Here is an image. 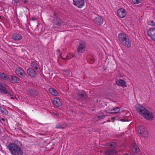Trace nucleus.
Instances as JSON below:
<instances>
[{
	"label": "nucleus",
	"instance_id": "6",
	"mask_svg": "<svg viewBox=\"0 0 155 155\" xmlns=\"http://www.w3.org/2000/svg\"><path fill=\"white\" fill-rule=\"evenodd\" d=\"M118 16L120 18H124L127 15V12L126 10L123 8L119 9L117 11Z\"/></svg>",
	"mask_w": 155,
	"mask_h": 155
},
{
	"label": "nucleus",
	"instance_id": "27",
	"mask_svg": "<svg viewBox=\"0 0 155 155\" xmlns=\"http://www.w3.org/2000/svg\"><path fill=\"white\" fill-rule=\"evenodd\" d=\"M105 117V116H104L103 115H101L99 116H97L96 118L97 119H96L95 120L96 121H97L98 120H101L102 119H103L104 117Z\"/></svg>",
	"mask_w": 155,
	"mask_h": 155
},
{
	"label": "nucleus",
	"instance_id": "29",
	"mask_svg": "<svg viewBox=\"0 0 155 155\" xmlns=\"http://www.w3.org/2000/svg\"><path fill=\"white\" fill-rule=\"evenodd\" d=\"M61 57L63 59L65 60L68 58V56L67 55H65L63 54H61Z\"/></svg>",
	"mask_w": 155,
	"mask_h": 155
},
{
	"label": "nucleus",
	"instance_id": "16",
	"mask_svg": "<svg viewBox=\"0 0 155 155\" xmlns=\"http://www.w3.org/2000/svg\"><path fill=\"white\" fill-rule=\"evenodd\" d=\"M12 38L15 41H19L22 39V36L21 35L16 33L14 34Z\"/></svg>",
	"mask_w": 155,
	"mask_h": 155
},
{
	"label": "nucleus",
	"instance_id": "28",
	"mask_svg": "<svg viewBox=\"0 0 155 155\" xmlns=\"http://www.w3.org/2000/svg\"><path fill=\"white\" fill-rule=\"evenodd\" d=\"M147 24L151 26H155V22L153 20H150L148 21H147Z\"/></svg>",
	"mask_w": 155,
	"mask_h": 155
},
{
	"label": "nucleus",
	"instance_id": "23",
	"mask_svg": "<svg viewBox=\"0 0 155 155\" xmlns=\"http://www.w3.org/2000/svg\"><path fill=\"white\" fill-rule=\"evenodd\" d=\"M117 153V151L116 150H110L107 153V155H115Z\"/></svg>",
	"mask_w": 155,
	"mask_h": 155
},
{
	"label": "nucleus",
	"instance_id": "40",
	"mask_svg": "<svg viewBox=\"0 0 155 155\" xmlns=\"http://www.w3.org/2000/svg\"><path fill=\"white\" fill-rule=\"evenodd\" d=\"M57 51L58 52H60V50H58Z\"/></svg>",
	"mask_w": 155,
	"mask_h": 155
},
{
	"label": "nucleus",
	"instance_id": "9",
	"mask_svg": "<svg viewBox=\"0 0 155 155\" xmlns=\"http://www.w3.org/2000/svg\"><path fill=\"white\" fill-rule=\"evenodd\" d=\"M15 72L19 77H23L25 76V71L20 67H18L16 68L15 69Z\"/></svg>",
	"mask_w": 155,
	"mask_h": 155
},
{
	"label": "nucleus",
	"instance_id": "38",
	"mask_svg": "<svg viewBox=\"0 0 155 155\" xmlns=\"http://www.w3.org/2000/svg\"><path fill=\"white\" fill-rule=\"evenodd\" d=\"M2 120H3V121H4V120H5V119H4V118H2Z\"/></svg>",
	"mask_w": 155,
	"mask_h": 155
},
{
	"label": "nucleus",
	"instance_id": "19",
	"mask_svg": "<svg viewBox=\"0 0 155 155\" xmlns=\"http://www.w3.org/2000/svg\"><path fill=\"white\" fill-rule=\"evenodd\" d=\"M50 93L53 95L57 96L58 94V92L52 88H50L49 89Z\"/></svg>",
	"mask_w": 155,
	"mask_h": 155
},
{
	"label": "nucleus",
	"instance_id": "18",
	"mask_svg": "<svg viewBox=\"0 0 155 155\" xmlns=\"http://www.w3.org/2000/svg\"><path fill=\"white\" fill-rule=\"evenodd\" d=\"M131 149L134 152L137 153L139 151V149L138 147L136 144L134 143L132 145Z\"/></svg>",
	"mask_w": 155,
	"mask_h": 155
},
{
	"label": "nucleus",
	"instance_id": "12",
	"mask_svg": "<svg viewBox=\"0 0 155 155\" xmlns=\"http://www.w3.org/2000/svg\"><path fill=\"white\" fill-rule=\"evenodd\" d=\"M52 102L55 106L58 107L61 106L62 103L60 99L58 97H54L52 99Z\"/></svg>",
	"mask_w": 155,
	"mask_h": 155
},
{
	"label": "nucleus",
	"instance_id": "15",
	"mask_svg": "<svg viewBox=\"0 0 155 155\" xmlns=\"http://www.w3.org/2000/svg\"><path fill=\"white\" fill-rule=\"evenodd\" d=\"M94 21V22L97 25H100L103 23V20L101 16H99L95 18Z\"/></svg>",
	"mask_w": 155,
	"mask_h": 155
},
{
	"label": "nucleus",
	"instance_id": "21",
	"mask_svg": "<svg viewBox=\"0 0 155 155\" xmlns=\"http://www.w3.org/2000/svg\"><path fill=\"white\" fill-rule=\"evenodd\" d=\"M11 78L12 82L13 83H16L19 81V78L15 76L11 75Z\"/></svg>",
	"mask_w": 155,
	"mask_h": 155
},
{
	"label": "nucleus",
	"instance_id": "14",
	"mask_svg": "<svg viewBox=\"0 0 155 155\" xmlns=\"http://www.w3.org/2000/svg\"><path fill=\"white\" fill-rule=\"evenodd\" d=\"M27 72L29 75L32 77L35 76L36 75V72L31 68H28Z\"/></svg>",
	"mask_w": 155,
	"mask_h": 155
},
{
	"label": "nucleus",
	"instance_id": "22",
	"mask_svg": "<svg viewBox=\"0 0 155 155\" xmlns=\"http://www.w3.org/2000/svg\"><path fill=\"white\" fill-rule=\"evenodd\" d=\"M31 65L36 70L38 69V64L36 62L34 61H32L31 62Z\"/></svg>",
	"mask_w": 155,
	"mask_h": 155
},
{
	"label": "nucleus",
	"instance_id": "11",
	"mask_svg": "<svg viewBox=\"0 0 155 155\" xmlns=\"http://www.w3.org/2000/svg\"><path fill=\"white\" fill-rule=\"evenodd\" d=\"M136 109L137 112L141 115L143 114L146 109L144 107L140 105H137Z\"/></svg>",
	"mask_w": 155,
	"mask_h": 155
},
{
	"label": "nucleus",
	"instance_id": "26",
	"mask_svg": "<svg viewBox=\"0 0 155 155\" xmlns=\"http://www.w3.org/2000/svg\"><path fill=\"white\" fill-rule=\"evenodd\" d=\"M68 125L67 124H61L59 125L58 124L56 126V127L57 128H62L63 129L65 127L67 126Z\"/></svg>",
	"mask_w": 155,
	"mask_h": 155
},
{
	"label": "nucleus",
	"instance_id": "41",
	"mask_svg": "<svg viewBox=\"0 0 155 155\" xmlns=\"http://www.w3.org/2000/svg\"><path fill=\"white\" fill-rule=\"evenodd\" d=\"M30 93V94H31V95H32L33 94V93Z\"/></svg>",
	"mask_w": 155,
	"mask_h": 155
},
{
	"label": "nucleus",
	"instance_id": "31",
	"mask_svg": "<svg viewBox=\"0 0 155 155\" xmlns=\"http://www.w3.org/2000/svg\"><path fill=\"white\" fill-rule=\"evenodd\" d=\"M66 76H70V73L68 70L64 71L63 73Z\"/></svg>",
	"mask_w": 155,
	"mask_h": 155
},
{
	"label": "nucleus",
	"instance_id": "1",
	"mask_svg": "<svg viewBox=\"0 0 155 155\" xmlns=\"http://www.w3.org/2000/svg\"><path fill=\"white\" fill-rule=\"evenodd\" d=\"M118 39L121 44L125 47L130 48L131 47V43L128 36L124 33L118 34Z\"/></svg>",
	"mask_w": 155,
	"mask_h": 155
},
{
	"label": "nucleus",
	"instance_id": "13",
	"mask_svg": "<svg viewBox=\"0 0 155 155\" xmlns=\"http://www.w3.org/2000/svg\"><path fill=\"white\" fill-rule=\"evenodd\" d=\"M120 109L119 107H117L113 108H109L107 113L110 114L113 113H117L120 112Z\"/></svg>",
	"mask_w": 155,
	"mask_h": 155
},
{
	"label": "nucleus",
	"instance_id": "42",
	"mask_svg": "<svg viewBox=\"0 0 155 155\" xmlns=\"http://www.w3.org/2000/svg\"><path fill=\"white\" fill-rule=\"evenodd\" d=\"M58 24H59L60 23V22L59 21H58Z\"/></svg>",
	"mask_w": 155,
	"mask_h": 155
},
{
	"label": "nucleus",
	"instance_id": "35",
	"mask_svg": "<svg viewBox=\"0 0 155 155\" xmlns=\"http://www.w3.org/2000/svg\"><path fill=\"white\" fill-rule=\"evenodd\" d=\"M126 114L127 115V116H128L129 115V114L127 112L126 113Z\"/></svg>",
	"mask_w": 155,
	"mask_h": 155
},
{
	"label": "nucleus",
	"instance_id": "33",
	"mask_svg": "<svg viewBox=\"0 0 155 155\" xmlns=\"http://www.w3.org/2000/svg\"><path fill=\"white\" fill-rule=\"evenodd\" d=\"M27 1H28V0H24V1H23V3H25L27 2Z\"/></svg>",
	"mask_w": 155,
	"mask_h": 155
},
{
	"label": "nucleus",
	"instance_id": "4",
	"mask_svg": "<svg viewBox=\"0 0 155 155\" xmlns=\"http://www.w3.org/2000/svg\"><path fill=\"white\" fill-rule=\"evenodd\" d=\"M137 130L138 133L144 137L147 136L148 134V132L147 129L143 126H138L137 127Z\"/></svg>",
	"mask_w": 155,
	"mask_h": 155
},
{
	"label": "nucleus",
	"instance_id": "39",
	"mask_svg": "<svg viewBox=\"0 0 155 155\" xmlns=\"http://www.w3.org/2000/svg\"><path fill=\"white\" fill-rule=\"evenodd\" d=\"M104 70H106V67H105H105H104Z\"/></svg>",
	"mask_w": 155,
	"mask_h": 155
},
{
	"label": "nucleus",
	"instance_id": "8",
	"mask_svg": "<svg viewBox=\"0 0 155 155\" xmlns=\"http://www.w3.org/2000/svg\"><path fill=\"white\" fill-rule=\"evenodd\" d=\"M73 3L74 5L81 8L84 5V0H73Z\"/></svg>",
	"mask_w": 155,
	"mask_h": 155
},
{
	"label": "nucleus",
	"instance_id": "44",
	"mask_svg": "<svg viewBox=\"0 0 155 155\" xmlns=\"http://www.w3.org/2000/svg\"><path fill=\"white\" fill-rule=\"evenodd\" d=\"M1 18V16H0V18Z\"/></svg>",
	"mask_w": 155,
	"mask_h": 155
},
{
	"label": "nucleus",
	"instance_id": "24",
	"mask_svg": "<svg viewBox=\"0 0 155 155\" xmlns=\"http://www.w3.org/2000/svg\"><path fill=\"white\" fill-rule=\"evenodd\" d=\"M78 95L82 98L85 97L86 96V93L83 91H80L78 93Z\"/></svg>",
	"mask_w": 155,
	"mask_h": 155
},
{
	"label": "nucleus",
	"instance_id": "43",
	"mask_svg": "<svg viewBox=\"0 0 155 155\" xmlns=\"http://www.w3.org/2000/svg\"><path fill=\"white\" fill-rule=\"evenodd\" d=\"M124 155H128L127 154H125Z\"/></svg>",
	"mask_w": 155,
	"mask_h": 155
},
{
	"label": "nucleus",
	"instance_id": "10",
	"mask_svg": "<svg viewBox=\"0 0 155 155\" xmlns=\"http://www.w3.org/2000/svg\"><path fill=\"white\" fill-rule=\"evenodd\" d=\"M115 84L117 85L123 87H126L127 86L125 81L123 79L117 80L115 81Z\"/></svg>",
	"mask_w": 155,
	"mask_h": 155
},
{
	"label": "nucleus",
	"instance_id": "7",
	"mask_svg": "<svg viewBox=\"0 0 155 155\" xmlns=\"http://www.w3.org/2000/svg\"><path fill=\"white\" fill-rule=\"evenodd\" d=\"M86 46V45L85 42L83 41H80L78 47V53H83L84 51Z\"/></svg>",
	"mask_w": 155,
	"mask_h": 155
},
{
	"label": "nucleus",
	"instance_id": "20",
	"mask_svg": "<svg viewBox=\"0 0 155 155\" xmlns=\"http://www.w3.org/2000/svg\"><path fill=\"white\" fill-rule=\"evenodd\" d=\"M0 77L3 80H9L10 79V76L7 75L4 73H2L0 74Z\"/></svg>",
	"mask_w": 155,
	"mask_h": 155
},
{
	"label": "nucleus",
	"instance_id": "25",
	"mask_svg": "<svg viewBox=\"0 0 155 155\" xmlns=\"http://www.w3.org/2000/svg\"><path fill=\"white\" fill-rule=\"evenodd\" d=\"M116 145V143H107V146L110 147L112 148L115 147Z\"/></svg>",
	"mask_w": 155,
	"mask_h": 155
},
{
	"label": "nucleus",
	"instance_id": "5",
	"mask_svg": "<svg viewBox=\"0 0 155 155\" xmlns=\"http://www.w3.org/2000/svg\"><path fill=\"white\" fill-rule=\"evenodd\" d=\"M147 35L151 40L155 41V28L149 29L147 31Z\"/></svg>",
	"mask_w": 155,
	"mask_h": 155
},
{
	"label": "nucleus",
	"instance_id": "36",
	"mask_svg": "<svg viewBox=\"0 0 155 155\" xmlns=\"http://www.w3.org/2000/svg\"><path fill=\"white\" fill-rule=\"evenodd\" d=\"M11 99H14V97H11Z\"/></svg>",
	"mask_w": 155,
	"mask_h": 155
},
{
	"label": "nucleus",
	"instance_id": "37",
	"mask_svg": "<svg viewBox=\"0 0 155 155\" xmlns=\"http://www.w3.org/2000/svg\"><path fill=\"white\" fill-rule=\"evenodd\" d=\"M125 110H122V111L121 112H122V113H123V112H125Z\"/></svg>",
	"mask_w": 155,
	"mask_h": 155
},
{
	"label": "nucleus",
	"instance_id": "34",
	"mask_svg": "<svg viewBox=\"0 0 155 155\" xmlns=\"http://www.w3.org/2000/svg\"><path fill=\"white\" fill-rule=\"evenodd\" d=\"M31 19L32 20H34V21L35 20V18H34V17L32 18H31Z\"/></svg>",
	"mask_w": 155,
	"mask_h": 155
},
{
	"label": "nucleus",
	"instance_id": "32",
	"mask_svg": "<svg viewBox=\"0 0 155 155\" xmlns=\"http://www.w3.org/2000/svg\"><path fill=\"white\" fill-rule=\"evenodd\" d=\"M141 0H132V2L133 3L137 4L139 3L141 1Z\"/></svg>",
	"mask_w": 155,
	"mask_h": 155
},
{
	"label": "nucleus",
	"instance_id": "30",
	"mask_svg": "<svg viewBox=\"0 0 155 155\" xmlns=\"http://www.w3.org/2000/svg\"><path fill=\"white\" fill-rule=\"evenodd\" d=\"M0 112L5 115L7 114L8 113L7 110L3 108H2Z\"/></svg>",
	"mask_w": 155,
	"mask_h": 155
},
{
	"label": "nucleus",
	"instance_id": "17",
	"mask_svg": "<svg viewBox=\"0 0 155 155\" xmlns=\"http://www.w3.org/2000/svg\"><path fill=\"white\" fill-rule=\"evenodd\" d=\"M0 92L4 94L8 93V90L6 88L5 86L1 84H0Z\"/></svg>",
	"mask_w": 155,
	"mask_h": 155
},
{
	"label": "nucleus",
	"instance_id": "2",
	"mask_svg": "<svg viewBox=\"0 0 155 155\" xmlns=\"http://www.w3.org/2000/svg\"><path fill=\"white\" fill-rule=\"evenodd\" d=\"M8 148L12 155H23V152L21 147L15 143L9 144Z\"/></svg>",
	"mask_w": 155,
	"mask_h": 155
},
{
	"label": "nucleus",
	"instance_id": "3",
	"mask_svg": "<svg viewBox=\"0 0 155 155\" xmlns=\"http://www.w3.org/2000/svg\"><path fill=\"white\" fill-rule=\"evenodd\" d=\"M146 119L149 120H152L154 119L153 114L148 110L146 109L142 115Z\"/></svg>",
	"mask_w": 155,
	"mask_h": 155
}]
</instances>
